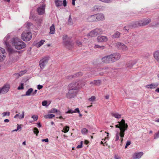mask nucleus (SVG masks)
<instances>
[{"label":"nucleus","instance_id":"ea45409f","mask_svg":"<svg viewBox=\"0 0 159 159\" xmlns=\"http://www.w3.org/2000/svg\"><path fill=\"white\" fill-rule=\"evenodd\" d=\"M159 136V131H158V132L157 133L155 134L154 139H155L157 138Z\"/></svg>","mask_w":159,"mask_h":159},{"label":"nucleus","instance_id":"864d4df0","mask_svg":"<svg viewBox=\"0 0 159 159\" xmlns=\"http://www.w3.org/2000/svg\"><path fill=\"white\" fill-rule=\"evenodd\" d=\"M77 75H82V74L81 72H79L77 74Z\"/></svg>","mask_w":159,"mask_h":159},{"label":"nucleus","instance_id":"aec40b11","mask_svg":"<svg viewBox=\"0 0 159 159\" xmlns=\"http://www.w3.org/2000/svg\"><path fill=\"white\" fill-rule=\"evenodd\" d=\"M55 3L56 6L58 7L62 6L63 3L61 1L56 0L55 1Z\"/></svg>","mask_w":159,"mask_h":159},{"label":"nucleus","instance_id":"a878e982","mask_svg":"<svg viewBox=\"0 0 159 159\" xmlns=\"http://www.w3.org/2000/svg\"><path fill=\"white\" fill-rule=\"evenodd\" d=\"M94 48H100L101 49H104L105 47L103 46H100L98 45H95L94 47Z\"/></svg>","mask_w":159,"mask_h":159},{"label":"nucleus","instance_id":"c9c22d12","mask_svg":"<svg viewBox=\"0 0 159 159\" xmlns=\"http://www.w3.org/2000/svg\"><path fill=\"white\" fill-rule=\"evenodd\" d=\"M95 96H93L91 98H89V101H94L95 100Z\"/></svg>","mask_w":159,"mask_h":159},{"label":"nucleus","instance_id":"774afa93","mask_svg":"<svg viewBox=\"0 0 159 159\" xmlns=\"http://www.w3.org/2000/svg\"><path fill=\"white\" fill-rule=\"evenodd\" d=\"M152 130H150L149 131V133L150 134H152Z\"/></svg>","mask_w":159,"mask_h":159},{"label":"nucleus","instance_id":"de8ad7c7","mask_svg":"<svg viewBox=\"0 0 159 159\" xmlns=\"http://www.w3.org/2000/svg\"><path fill=\"white\" fill-rule=\"evenodd\" d=\"M75 111L76 112H78L79 113L80 112V110H79V109L78 108H76L75 109Z\"/></svg>","mask_w":159,"mask_h":159},{"label":"nucleus","instance_id":"c03bdc74","mask_svg":"<svg viewBox=\"0 0 159 159\" xmlns=\"http://www.w3.org/2000/svg\"><path fill=\"white\" fill-rule=\"evenodd\" d=\"M43 86L40 85H38V89H40L43 88Z\"/></svg>","mask_w":159,"mask_h":159},{"label":"nucleus","instance_id":"9d476101","mask_svg":"<svg viewBox=\"0 0 159 159\" xmlns=\"http://www.w3.org/2000/svg\"><path fill=\"white\" fill-rule=\"evenodd\" d=\"M48 57H44L40 61L39 65L41 69L44 67L45 64L48 62Z\"/></svg>","mask_w":159,"mask_h":159},{"label":"nucleus","instance_id":"72a5a7b5","mask_svg":"<svg viewBox=\"0 0 159 159\" xmlns=\"http://www.w3.org/2000/svg\"><path fill=\"white\" fill-rule=\"evenodd\" d=\"M3 116H5L7 115L9 116L10 115V112H4L2 113Z\"/></svg>","mask_w":159,"mask_h":159},{"label":"nucleus","instance_id":"a18cd8bd","mask_svg":"<svg viewBox=\"0 0 159 159\" xmlns=\"http://www.w3.org/2000/svg\"><path fill=\"white\" fill-rule=\"evenodd\" d=\"M63 6L66 7V0H64L63 1Z\"/></svg>","mask_w":159,"mask_h":159},{"label":"nucleus","instance_id":"bf43d9fd","mask_svg":"<svg viewBox=\"0 0 159 159\" xmlns=\"http://www.w3.org/2000/svg\"><path fill=\"white\" fill-rule=\"evenodd\" d=\"M37 91V90H35L34 91L33 93V94H34L36 93Z\"/></svg>","mask_w":159,"mask_h":159},{"label":"nucleus","instance_id":"4be33fe9","mask_svg":"<svg viewBox=\"0 0 159 159\" xmlns=\"http://www.w3.org/2000/svg\"><path fill=\"white\" fill-rule=\"evenodd\" d=\"M45 42V41L44 40H41L40 42L37 43V47L38 48L40 47Z\"/></svg>","mask_w":159,"mask_h":159},{"label":"nucleus","instance_id":"5701e85b","mask_svg":"<svg viewBox=\"0 0 159 159\" xmlns=\"http://www.w3.org/2000/svg\"><path fill=\"white\" fill-rule=\"evenodd\" d=\"M54 117L55 115L53 114H48L44 116V117L46 119L52 118Z\"/></svg>","mask_w":159,"mask_h":159},{"label":"nucleus","instance_id":"f3484780","mask_svg":"<svg viewBox=\"0 0 159 159\" xmlns=\"http://www.w3.org/2000/svg\"><path fill=\"white\" fill-rule=\"evenodd\" d=\"M158 86V84H150L146 85L145 87L148 88H150L151 89H153L156 88Z\"/></svg>","mask_w":159,"mask_h":159},{"label":"nucleus","instance_id":"0eeeda50","mask_svg":"<svg viewBox=\"0 0 159 159\" xmlns=\"http://www.w3.org/2000/svg\"><path fill=\"white\" fill-rule=\"evenodd\" d=\"M79 84L77 82L75 83H71L68 85V88L69 90H75L78 89L80 87Z\"/></svg>","mask_w":159,"mask_h":159},{"label":"nucleus","instance_id":"c756f323","mask_svg":"<svg viewBox=\"0 0 159 159\" xmlns=\"http://www.w3.org/2000/svg\"><path fill=\"white\" fill-rule=\"evenodd\" d=\"M17 89L18 90L23 89H24V84H20V85L18 87Z\"/></svg>","mask_w":159,"mask_h":159},{"label":"nucleus","instance_id":"f03ea898","mask_svg":"<svg viewBox=\"0 0 159 159\" xmlns=\"http://www.w3.org/2000/svg\"><path fill=\"white\" fill-rule=\"evenodd\" d=\"M120 57V54L118 53H116L105 57L102 58V60L103 62L109 63L116 61L118 60Z\"/></svg>","mask_w":159,"mask_h":159},{"label":"nucleus","instance_id":"338daca9","mask_svg":"<svg viewBox=\"0 0 159 159\" xmlns=\"http://www.w3.org/2000/svg\"><path fill=\"white\" fill-rule=\"evenodd\" d=\"M22 144H23V145H25L26 144H25V141H24L23 142V143Z\"/></svg>","mask_w":159,"mask_h":159},{"label":"nucleus","instance_id":"6ab92c4d","mask_svg":"<svg viewBox=\"0 0 159 159\" xmlns=\"http://www.w3.org/2000/svg\"><path fill=\"white\" fill-rule=\"evenodd\" d=\"M50 33L51 34H54L55 32V29L54 25L53 24L50 28Z\"/></svg>","mask_w":159,"mask_h":159},{"label":"nucleus","instance_id":"dca6fc26","mask_svg":"<svg viewBox=\"0 0 159 159\" xmlns=\"http://www.w3.org/2000/svg\"><path fill=\"white\" fill-rule=\"evenodd\" d=\"M116 45L117 47L120 49H126L127 47L124 44H122L120 43H116Z\"/></svg>","mask_w":159,"mask_h":159},{"label":"nucleus","instance_id":"6e6d98bb","mask_svg":"<svg viewBox=\"0 0 159 159\" xmlns=\"http://www.w3.org/2000/svg\"><path fill=\"white\" fill-rule=\"evenodd\" d=\"M18 116H19V114H17L14 116V118H17L18 117Z\"/></svg>","mask_w":159,"mask_h":159},{"label":"nucleus","instance_id":"1a4fd4ad","mask_svg":"<svg viewBox=\"0 0 159 159\" xmlns=\"http://www.w3.org/2000/svg\"><path fill=\"white\" fill-rule=\"evenodd\" d=\"M10 89V85L8 84L5 85L3 87L0 88V94L1 93L4 94L7 93Z\"/></svg>","mask_w":159,"mask_h":159},{"label":"nucleus","instance_id":"5fc2aeb1","mask_svg":"<svg viewBox=\"0 0 159 159\" xmlns=\"http://www.w3.org/2000/svg\"><path fill=\"white\" fill-rule=\"evenodd\" d=\"M156 92L159 93V88H157L155 90Z\"/></svg>","mask_w":159,"mask_h":159},{"label":"nucleus","instance_id":"4d7b16f0","mask_svg":"<svg viewBox=\"0 0 159 159\" xmlns=\"http://www.w3.org/2000/svg\"><path fill=\"white\" fill-rule=\"evenodd\" d=\"M38 126H39V127H41V124H40V123H39H39H38Z\"/></svg>","mask_w":159,"mask_h":159},{"label":"nucleus","instance_id":"9b49d317","mask_svg":"<svg viewBox=\"0 0 159 159\" xmlns=\"http://www.w3.org/2000/svg\"><path fill=\"white\" fill-rule=\"evenodd\" d=\"M107 40V37L103 36H99L97 38V40L98 42H106Z\"/></svg>","mask_w":159,"mask_h":159},{"label":"nucleus","instance_id":"412c9836","mask_svg":"<svg viewBox=\"0 0 159 159\" xmlns=\"http://www.w3.org/2000/svg\"><path fill=\"white\" fill-rule=\"evenodd\" d=\"M111 114L112 116L116 118H119L121 117V115L117 113H112Z\"/></svg>","mask_w":159,"mask_h":159},{"label":"nucleus","instance_id":"b1692460","mask_svg":"<svg viewBox=\"0 0 159 159\" xmlns=\"http://www.w3.org/2000/svg\"><path fill=\"white\" fill-rule=\"evenodd\" d=\"M120 33L119 32H116L113 35V37L114 38H118L119 37Z\"/></svg>","mask_w":159,"mask_h":159},{"label":"nucleus","instance_id":"39448f33","mask_svg":"<svg viewBox=\"0 0 159 159\" xmlns=\"http://www.w3.org/2000/svg\"><path fill=\"white\" fill-rule=\"evenodd\" d=\"M151 21L149 19H145L136 22L133 25V27H135L139 26H141L147 25Z\"/></svg>","mask_w":159,"mask_h":159},{"label":"nucleus","instance_id":"2eb2a0df","mask_svg":"<svg viewBox=\"0 0 159 159\" xmlns=\"http://www.w3.org/2000/svg\"><path fill=\"white\" fill-rule=\"evenodd\" d=\"M88 19L90 22L97 21L96 14L89 16L88 17Z\"/></svg>","mask_w":159,"mask_h":159},{"label":"nucleus","instance_id":"423d86ee","mask_svg":"<svg viewBox=\"0 0 159 159\" xmlns=\"http://www.w3.org/2000/svg\"><path fill=\"white\" fill-rule=\"evenodd\" d=\"M102 31L101 29H96L91 31L87 35L88 36L91 37H95L99 34H102Z\"/></svg>","mask_w":159,"mask_h":159},{"label":"nucleus","instance_id":"09e8293b","mask_svg":"<svg viewBox=\"0 0 159 159\" xmlns=\"http://www.w3.org/2000/svg\"><path fill=\"white\" fill-rule=\"evenodd\" d=\"M76 44L78 46H80L81 45V43L80 42H76Z\"/></svg>","mask_w":159,"mask_h":159},{"label":"nucleus","instance_id":"cd10ccee","mask_svg":"<svg viewBox=\"0 0 159 159\" xmlns=\"http://www.w3.org/2000/svg\"><path fill=\"white\" fill-rule=\"evenodd\" d=\"M88 130L85 128H83L81 130V133L83 134H86L88 132Z\"/></svg>","mask_w":159,"mask_h":159},{"label":"nucleus","instance_id":"a19ab883","mask_svg":"<svg viewBox=\"0 0 159 159\" xmlns=\"http://www.w3.org/2000/svg\"><path fill=\"white\" fill-rule=\"evenodd\" d=\"M82 144H83V142L82 141H81L80 142V144L78 145L77 146V148H81L82 147Z\"/></svg>","mask_w":159,"mask_h":159},{"label":"nucleus","instance_id":"e2e57ef3","mask_svg":"<svg viewBox=\"0 0 159 159\" xmlns=\"http://www.w3.org/2000/svg\"><path fill=\"white\" fill-rule=\"evenodd\" d=\"M101 144H103V145L104 146V143H103V142L102 141H101Z\"/></svg>","mask_w":159,"mask_h":159},{"label":"nucleus","instance_id":"7ed1b4c3","mask_svg":"<svg viewBox=\"0 0 159 159\" xmlns=\"http://www.w3.org/2000/svg\"><path fill=\"white\" fill-rule=\"evenodd\" d=\"M12 44L15 48L18 50H20L25 48L26 44L23 41H20L18 38L13 39L12 41Z\"/></svg>","mask_w":159,"mask_h":159},{"label":"nucleus","instance_id":"7c9ffc66","mask_svg":"<svg viewBox=\"0 0 159 159\" xmlns=\"http://www.w3.org/2000/svg\"><path fill=\"white\" fill-rule=\"evenodd\" d=\"M31 117L33 119L34 121L37 120L38 119V116L37 115H33Z\"/></svg>","mask_w":159,"mask_h":159},{"label":"nucleus","instance_id":"a211bd4d","mask_svg":"<svg viewBox=\"0 0 159 159\" xmlns=\"http://www.w3.org/2000/svg\"><path fill=\"white\" fill-rule=\"evenodd\" d=\"M154 56L155 59L159 62V52H155L154 54Z\"/></svg>","mask_w":159,"mask_h":159},{"label":"nucleus","instance_id":"603ef678","mask_svg":"<svg viewBox=\"0 0 159 159\" xmlns=\"http://www.w3.org/2000/svg\"><path fill=\"white\" fill-rule=\"evenodd\" d=\"M9 121V120L8 119H5L4 120V122H8Z\"/></svg>","mask_w":159,"mask_h":159},{"label":"nucleus","instance_id":"f257e3e1","mask_svg":"<svg viewBox=\"0 0 159 159\" xmlns=\"http://www.w3.org/2000/svg\"><path fill=\"white\" fill-rule=\"evenodd\" d=\"M118 123L119 124L116 125V127L120 129L119 135L121 138V143H122L123 140V138L125 134V131L127 129L128 125L124 119L121 120L120 121L118 122Z\"/></svg>","mask_w":159,"mask_h":159},{"label":"nucleus","instance_id":"ddd939ff","mask_svg":"<svg viewBox=\"0 0 159 159\" xmlns=\"http://www.w3.org/2000/svg\"><path fill=\"white\" fill-rule=\"evenodd\" d=\"M97 21L103 20L105 19L104 15L102 14H96Z\"/></svg>","mask_w":159,"mask_h":159},{"label":"nucleus","instance_id":"052dcab7","mask_svg":"<svg viewBox=\"0 0 159 159\" xmlns=\"http://www.w3.org/2000/svg\"><path fill=\"white\" fill-rule=\"evenodd\" d=\"M72 4L73 6H74L75 4V1H72Z\"/></svg>","mask_w":159,"mask_h":159},{"label":"nucleus","instance_id":"20e7f679","mask_svg":"<svg viewBox=\"0 0 159 159\" xmlns=\"http://www.w3.org/2000/svg\"><path fill=\"white\" fill-rule=\"evenodd\" d=\"M32 33L28 31H25L22 34V39L25 41H30L32 38Z\"/></svg>","mask_w":159,"mask_h":159},{"label":"nucleus","instance_id":"bb28decb","mask_svg":"<svg viewBox=\"0 0 159 159\" xmlns=\"http://www.w3.org/2000/svg\"><path fill=\"white\" fill-rule=\"evenodd\" d=\"M63 130H64V133H66L69 131V127L68 126H66L64 127Z\"/></svg>","mask_w":159,"mask_h":159},{"label":"nucleus","instance_id":"393cba45","mask_svg":"<svg viewBox=\"0 0 159 159\" xmlns=\"http://www.w3.org/2000/svg\"><path fill=\"white\" fill-rule=\"evenodd\" d=\"M33 90L32 88L29 89L26 93V95L29 96L30 95L31 93L33 92Z\"/></svg>","mask_w":159,"mask_h":159},{"label":"nucleus","instance_id":"79ce46f5","mask_svg":"<svg viewBox=\"0 0 159 159\" xmlns=\"http://www.w3.org/2000/svg\"><path fill=\"white\" fill-rule=\"evenodd\" d=\"M21 128V127L20 125H17V129H15L14 131H17V130H18L20 129Z\"/></svg>","mask_w":159,"mask_h":159},{"label":"nucleus","instance_id":"4c0bfd02","mask_svg":"<svg viewBox=\"0 0 159 159\" xmlns=\"http://www.w3.org/2000/svg\"><path fill=\"white\" fill-rule=\"evenodd\" d=\"M76 112L72 110H69L67 111L66 112V113H75Z\"/></svg>","mask_w":159,"mask_h":159},{"label":"nucleus","instance_id":"6e6552de","mask_svg":"<svg viewBox=\"0 0 159 159\" xmlns=\"http://www.w3.org/2000/svg\"><path fill=\"white\" fill-rule=\"evenodd\" d=\"M45 5L43 4L41 7H39L37 9L38 13L39 15L43 14L45 13Z\"/></svg>","mask_w":159,"mask_h":159},{"label":"nucleus","instance_id":"e433bc0d","mask_svg":"<svg viewBox=\"0 0 159 159\" xmlns=\"http://www.w3.org/2000/svg\"><path fill=\"white\" fill-rule=\"evenodd\" d=\"M24 111H23L22 114L20 115V116L19 117V119H22L24 118Z\"/></svg>","mask_w":159,"mask_h":159},{"label":"nucleus","instance_id":"69168bd1","mask_svg":"<svg viewBox=\"0 0 159 159\" xmlns=\"http://www.w3.org/2000/svg\"><path fill=\"white\" fill-rule=\"evenodd\" d=\"M155 121L157 122H159V118L157 120H155Z\"/></svg>","mask_w":159,"mask_h":159},{"label":"nucleus","instance_id":"0e129e2a","mask_svg":"<svg viewBox=\"0 0 159 159\" xmlns=\"http://www.w3.org/2000/svg\"><path fill=\"white\" fill-rule=\"evenodd\" d=\"M59 118L60 119H63V117L62 116H60Z\"/></svg>","mask_w":159,"mask_h":159},{"label":"nucleus","instance_id":"8fccbe9b","mask_svg":"<svg viewBox=\"0 0 159 159\" xmlns=\"http://www.w3.org/2000/svg\"><path fill=\"white\" fill-rule=\"evenodd\" d=\"M57 112V110L56 109H53L52 111L53 112Z\"/></svg>","mask_w":159,"mask_h":159},{"label":"nucleus","instance_id":"f704fd0d","mask_svg":"<svg viewBox=\"0 0 159 159\" xmlns=\"http://www.w3.org/2000/svg\"><path fill=\"white\" fill-rule=\"evenodd\" d=\"M131 144V142L130 141H128L127 142L126 144L125 147V148H127L128 146Z\"/></svg>","mask_w":159,"mask_h":159},{"label":"nucleus","instance_id":"3c124183","mask_svg":"<svg viewBox=\"0 0 159 159\" xmlns=\"http://www.w3.org/2000/svg\"><path fill=\"white\" fill-rule=\"evenodd\" d=\"M89 143V141H88V140H85V141H84V143L86 144H87Z\"/></svg>","mask_w":159,"mask_h":159},{"label":"nucleus","instance_id":"13d9d810","mask_svg":"<svg viewBox=\"0 0 159 159\" xmlns=\"http://www.w3.org/2000/svg\"><path fill=\"white\" fill-rule=\"evenodd\" d=\"M109 98V96L108 95H106V96H105V98L106 99H108Z\"/></svg>","mask_w":159,"mask_h":159},{"label":"nucleus","instance_id":"680f3d73","mask_svg":"<svg viewBox=\"0 0 159 159\" xmlns=\"http://www.w3.org/2000/svg\"><path fill=\"white\" fill-rule=\"evenodd\" d=\"M69 93H68L67 94V97L68 98H71V97H69Z\"/></svg>","mask_w":159,"mask_h":159},{"label":"nucleus","instance_id":"2f4dec72","mask_svg":"<svg viewBox=\"0 0 159 159\" xmlns=\"http://www.w3.org/2000/svg\"><path fill=\"white\" fill-rule=\"evenodd\" d=\"M119 133H117L116 135L115 141H117L119 139Z\"/></svg>","mask_w":159,"mask_h":159},{"label":"nucleus","instance_id":"4468645a","mask_svg":"<svg viewBox=\"0 0 159 159\" xmlns=\"http://www.w3.org/2000/svg\"><path fill=\"white\" fill-rule=\"evenodd\" d=\"M5 53V51L4 49L0 47V61L3 60V57L4 56Z\"/></svg>","mask_w":159,"mask_h":159},{"label":"nucleus","instance_id":"473e14b6","mask_svg":"<svg viewBox=\"0 0 159 159\" xmlns=\"http://www.w3.org/2000/svg\"><path fill=\"white\" fill-rule=\"evenodd\" d=\"M94 84L96 85H98V84H100L101 83V81L99 80H94Z\"/></svg>","mask_w":159,"mask_h":159},{"label":"nucleus","instance_id":"37998d69","mask_svg":"<svg viewBox=\"0 0 159 159\" xmlns=\"http://www.w3.org/2000/svg\"><path fill=\"white\" fill-rule=\"evenodd\" d=\"M101 8L100 7H98V6H95L94 7V9L95 10L96 9L98 10L100 9Z\"/></svg>","mask_w":159,"mask_h":159},{"label":"nucleus","instance_id":"49530a36","mask_svg":"<svg viewBox=\"0 0 159 159\" xmlns=\"http://www.w3.org/2000/svg\"><path fill=\"white\" fill-rule=\"evenodd\" d=\"M42 141L43 142H48V139H43L42 140Z\"/></svg>","mask_w":159,"mask_h":159},{"label":"nucleus","instance_id":"58836bf2","mask_svg":"<svg viewBox=\"0 0 159 159\" xmlns=\"http://www.w3.org/2000/svg\"><path fill=\"white\" fill-rule=\"evenodd\" d=\"M47 102L46 101H44L42 102V105L43 106H47Z\"/></svg>","mask_w":159,"mask_h":159},{"label":"nucleus","instance_id":"f8f14e48","mask_svg":"<svg viewBox=\"0 0 159 159\" xmlns=\"http://www.w3.org/2000/svg\"><path fill=\"white\" fill-rule=\"evenodd\" d=\"M143 155V152H135L133 155L132 158L133 159L140 158Z\"/></svg>","mask_w":159,"mask_h":159},{"label":"nucleus","instance_id":"c85d7f7f","mask_svg":"<svg viewBox=\"0 0 159 159\" xmlns=\"http://www.w3.org/2000/svg\"><path fill=\"white\" fill-rule=\"evenodd\" d=\"M34 132L37 136L39 132L38 129L36 127L34 128Z\"/></svg>","mask_w":159,"mask_h":159}]
</instances>
